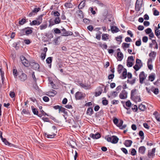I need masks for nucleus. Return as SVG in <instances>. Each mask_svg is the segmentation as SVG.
Returning <instances> with one entry per match:
<instances>
[{"instance_id":"f257e3e1","label":"nucleus","mask_w":160,"mask_h":160,"mask_svg":"<svg viewBox=\"0 0 160 160\" xmlns=\"http://www.w3.org/2000/svg\"><path fill=\"white\" fill-rule=\"evenodd\" d=\"M57 132V130L56 127L53 126L52 127V129L50 130L49 133H46L45 136L48 138H53L56 135L55 133Z\"/></svg>"},{"instance_id":"4be33fe9","label":"nucleus","mask_w":160,"mask_h":160,"mask_svg":"<svg viewBox=\"0 0 160 160\" xmlns=\"http://www.w3.org/2000/svg\"><path fill=\"white\" fill-rule=\"evenodd\" d=\"M117 58L118 60L121 61L123 59V54L121 52H118L117 54Z\"/></svg>"},{"instance_id":"5701e85b","label":"nucleus","mask_w":160,"mask_h":160,"mask_svg":"<svg viewBox=\"0 0 160 160\" xmlns=\"http://www.w3.org/2000/svg\"><path fill=\"white\" fill-rule=\"evenodd\" d=\"M130 44L123 42L122 44V47L124 51L126 50V48H129L130 47Z\"/></svg>"},{"instance_id":"79ce46f5","label":"nucleus","mask_w":160,"mask_h":160,"mask_svg":"<svg viewBox=\"0 0 160 160\" xmlns=\"http://www.w3.org/2000/svg\"><path fill=\"white\" fill-rule=\"evenodd\" d=\"M43 17L42 15H41L40 16H39L37 19V20L38 21V22L39 24H41L42 21V17Z\"/></svg>"},{"instance_id":"69168bd1","label":"nucleus","mask_w":160,"mask_h":160,"mask_svg":"<svg viewBox=\"0 0 160 160\" xmlns=\"http://www.w3.org/2000/svg\"><path fill=\"white\" fill-rule=\"evenodd\" d=\"M46 56V53H42L41 55V58L42 60H44Z\"/></svg>"},{"instance_id":"680f3d73","label":"nucleus","mask_w":160,"mask_h":160,"mask_svg":"<svg viewBox=\"0 0 160 160\" xmlns=\"http://www.w3.org/2000/svg\"><path fill=\"white\" fill-rule=\"evenodd\" d=\"M13 73L15 77H17L18 75V72L17 69H13Z\"/></svg>"},{"instance_id":"4468645a","label":"nucleus","mask_w":160,"mask_h":160,"mask_svg":"<svg viewBox=\"0 0 160 160\" xmlns=\"http://www.w3.org/2000/svg\"><path fill=\"white\" fill-rule=\"evenodd\" d=\"M127 93L125 90L122 92L119 95V97L121 99H125L127 98Z\"/></svg>"},{"instance_id":"3c124183","label":"nucleus","mask_w":160,"mask_h":160,"mask_svg":"<svg viewBox=\"0 0 160 160\" xmlns=\"http://www.w3.org/2000/svg\"><path fill=\"white\" fill-rule=\"evenodd\" d=\"M60 22V19L59 17L56 18L54 20V22L55 24H58Z\"/></svg>"},{"instance_id":"0e129e2a","label":"nucleus","mask_w":160,"mask_h":160,"mask_svg":"<svg viewBox=\"0 0 160 160\" xmlns=\"http://www.w3.org/2000/svg\"><path fill=\"white\" fill-rule=\"evenodd\" d=\"M24 42L26 44H29L31 42V41L29 39H25Z\"/></svg>"},{"instance_id":"72a5a7b5","label":"nucleus","mask_w":160,"mask_h":160,"mask_svg":"<svg viewBox=\"0 0 160 160\" xmlns=\"http://www.w3.org/2000/svg\"><path fill=\"white\" fill-rule=\"evenodd\" d=\"M156 55V52H154L152 51L150 53H149V57H151V58H154L155 57Z\"/></svg>"},{"instance_id":"7ed1b4c3","label":"nucleus","mask_w":160,"mask_h":160,"mask_svg":"<svg viewBox=\"0 0 160 160\" xmlns=\"http://www.w3.org/2000/svg\"><path fill=\"white\" fill-rule=\"evenodd\" d=\"M142 64L141 61L138 59H137L136 61V64L133 67V68L136 71H138L142 67Z\"/></svg>"},{"instance_id":"bf43d9fd","label":"nucleus","mask_w":160,"mask_h":160,"mask_svg":"<svg viewBox=\"0 0 160 160\" xmlns=\"http://www.w3.org/2000/svg\"><path fill=\"white\" fill-rule=\"evenodd\" d=\"M136 151L135 149H132L131 152V154L133 156L135 155L136 154Z\"/></svg>"},{"instance_id":"37998d69","label":"nucleus","mask_w":160,"mask_h":160,"mask_svg":"<svg viewBox=\"0 0 160 160\" xmlns=\"http://www.w3.org/2000/svg\"><path fill=\"white\" fill-rule=\"evenodd\" d=\"M122 35H120L119 36H118L117 37H116V39L117 41L119 42L120 43L122 42Z\"/></svg>"},{"instance_id":"774afa93","label":"nucleus","mask_w":160,"mask_h":160,"mask_svg":"<svg viewBox=\"0 0 160 160\" xmlns=\"http://www.w3.org/2000/svg\"><path fill=\"white\" fill-rule=\"evenodd\" d=\"M102 103L103 105H106L108 104V101L106 99H104L102 100Z\"/></svg>"},{"instance_id":"2eb2a0df","label":"nucleus","mask_w":160,"mask_h":160,"mask_svg":"<svg viewBox=\"0 0 160 160\" xmlns=\"http://www.w3.org/2000/svg\"><path fill=\"white\" fill-rule=\"evenodd\" d=\"M152 59L149 58L148 60L147 64L148 68L151 70L153 69V66L152 65Z\"/></svg>"},{"instance_id":"4d7b16f0","label":"nucleus","mask_w":160,"mask_h":160,"mask_svg":"<svg viewBox=\"0 0 160 160\" xmlns=\"http://www.w3.org/2000/svg\"><path fill=\"white\" fill-rule=\"evenodd\" d=\"M101 32H99L98 34H97L96 35V38L97 39L100 40L101 38Z\"/></svg>"},{"instance_id":"412c9836","label":"nucleus","mask_w":160,"mask_h":160,"mask_svg":"<svg viewBox=\"0 0 160 160\" xmlns=\"http://www.w3.org/2000/svg\"><path fill=\"white\" fill-rule=\"evenodd\" d=\"M80 86L85 89H89L90 88V86L89 85L86 83H81Z\"/></svg>"},{"instance_id":"5fc2aeb1","label":"nucleus","mask_w":160,"mask_h":160,"mask_svg":"<svg viewBox=\"0 0 160 160\" xmlns=\"http://www.w3.org/2000/svg\"><path fill=\"white\" fill-rule=\"evenodd\" d=\"M25 33L26 34L28 35L31 33L32 32V30L30 29H26L25 31Z\"/></svg>"},{"instance_id":"7c9ffc66","label":"nucleus","mask_w":160,"mask_h":160,"mask_svg":"<svg viewBox=\"0 0 160 160\" xmlns=\"http://www.w3.org/2000/svg\"><path fill=\"white\" fill-rule=\"evenodd\" d=\"M153 114L155 116V118L158 122H160V115L157 112H155Z\"/></svg>"},{"instance_id":"c03bdc74","label":"nucleus","mask_w":160,"mask_h":160,"mask_svg":"<svg viewBox=\"0 0 160 160\" xmlns=\"http://www.w3.org/2000/svg\"><path fill=\"white\" fill-rule=\"evenodd\" d=\"M99 46L103 49H106L108 48V46L105 44H102L101 42H99Z\"/></svg>"},{"instance_id":"052dcab7","label":"nucleus","mask_w":160,"mask_h":160,"mask_svg":"<svg viewBox=\"0 0 160 160\" xmlns=\"http://www.w3.org/2000/svg\"><path fill=\"white\" fill-rule=\"evenodd\" d=\"M135 45L137 46H139L141 45V41L140 40H138L135 42Z\"/></svg>"},{"instance_id":"a18cd8bd","label":"nucleus","mask_w":160,"mask_h":160,"mask_svg":"<svg viewBox=\"0 0 160 160\" xmlns=\"http://www.w3.org/2000/svg\"><path fill=\"white\" fill-rule=\"evenodd\" d=\"M152 91L155 94H157L158 93V88H152Z\"/></svg>"},{"instance_id":"9d476101","label":"nucleus","mask_w":160,"mask_h":160,"mask_svg":"<svg viewBox=\"0 0 160 160\" xmlns=\"http://www.w3.org/2000/svg\"><path fill=\"white\" fill-rule=\"evenodd\" d=\"M40 10V8H35L31 12L28 14V16L30 17H31L36 14Z\"/></svg>"},{"instance_id":"aec40b11","label":"nucleus","mask_w":160,"mask_h":160,"mask_svg":"<svg viewBox=\"0 0 160 160\" xmlns=\"http://www.w3.org/2000/svg\"><path fill=\"white\" fill-rule=\"evenodd\" d=\"M111 29L113 33H117L119 31V29L116 26H112L111 27Z\"/></svg>"},{"instance_id":"de8ad7c7","label":"nucleus","mask_w":160,"mask_h":160,"mask_svg":"<svg viewBox=\"0 0 160 160\" xmlns=\"http://www.w3.org/2000/svg\"><path fill=\"white\" fill-rule=\"evenodd\" d=\"M122 75L123 77V78H126L127 76V70L124 69L122 72Z\"/></svg>"},{"instance_id":"0eeeda50","label":"nucleus","mask_w":160,"mask_h":160,"mask_svg":"<svg viewBox=\"0 0 160 160\" xmlns=\"http://www.w3.org/2000/svg\"><path fill=\"white\" fill-rule=\"evenodd\" d=\"M142 0H137L136 3L135 9L138 12L140 9L141 7L142 4Z\"/></svg>"},{"instance_id":"dca6fc26","label":"nucleus","mask_w":160,"mask_h":160,"mask_svg":"<svg viewBox=\"0 0 160 160\" xmlns=\"http://www.w3.org/2000/svg\"><path fill=\"white\" fill-rule=\"evenodd\" d=\"M146 148L145 147L143 146H141L139 148L138 152L141 154H144L146 151Z\"/></svg>"},{"instance_id":"c9c22d12","label":"nucleus","mask_w":160,"mask_h":160,"mask_svg":"<svg viewBox=\"0 0 160 160\" xmlns=\"http://www.w3.org/2000/svg\"><path fill=\"white\" fill-rule=\"evenodd\" d=\"M108 35L107 34H103L102 35V39L103 40L106 41L108 39Z\"/></svg>"},{"instance_id":"f8f14e48","label":"nucleus","mask_w":160,"mask_h":160,"mask_svg":"<svg viewBox=\"0 0 160 160\" xmlns=\"http://www.w3.org/2000/svg\"><path fill=\"white\" fill-rule=\"evenodd\" d=\"M123 121L122 120L119 121L117 126L119 127L120 129H123L125 128L126 127V125L125 124L123 125Z\"/></svg>"},{"instance_id":"603ef678","label":"nucleus","mask_w":160,"mask_h":160,"mask_svg":"<svg viewBox=\"0 0 160 160\" xmlns=\"http://www.w3.org/2000/svg\"><path fill=\"white\" fill-rule=\"evenodd\" d=\"M145 32L146 33L148 34H149L152 32L151 29L150 28H148L145 30Z\"/></svg>"},{"instance_id":"39448f33","label":"nucleus","mask_w":160,"mask_h":160,"mask_svg":"<svg viewBox=\"0 0 160 160\" xmlns=\"http://www.w3.org/2000/svg\"><path fill=\"white\" fill-rule=\"evenodd\" d=\"M149 47L151 48L158 49V44L155 40H152V42L149 44Z\"/></svg>"},{"instance_id":"f704fd0d","label":"nucleus","mask_w":160,"mask_h":160,"mask_svg":"<svg viewBox=\"0 0 160 160\" xmlns=\"http://www.w3.org/2000/svg\"><path fill=\"white\" fill-rule=\"evenodd\" d=\"M59 112H63L64 114H67V112L66 111V109H65L64 108H63L61 107L59 111Z\"/></svg>"},{"instance_id":"8fccbe9b","label":"nucleus","mask_w":160,"mask_h":160,"mask_svg":"<svg viewBox=\"0 0 160 160\" xmlns=\"http://www.w3.org/2000/svg\"><path fill=\"white\" fill-rule=\"evenodd\" d=\"M136 81L135 78H133L132 80H128V82L129 83L131 84H133L135 83Z\"/></svg>"},{"instance_id":"b1692460","label":"nucleus","mask_w":160,"mask_h":160,"mask_svg":"<svg viewBox=\"0 0 160 160\" xmlns=\"http://www.w3.org/2000/svg\"><path fill=\"white\" fill-rule=\"evenodd\" d=\"M132 143V141L131 140H126L124 142V144L127 147H130Z\"/></svg>"},{"instance_id":"e2e57ef3","label":"nucleus","mask_w":160,"mask_h":160,"mask_svg":"<svg viewBox=\"0 0 160 160\" xmlns=\"http://www.w3.org/2000/svg\"><path fill=\"white\" fill-rule=\"evenodd\" d=\"M125 40L127 42H131L132 41L131 39L128 37H126L125 38Z\"/></svg>"},{"instance_id":"2f4dec72","label":"nucleus","mask_w":160,"mask_h":160,"mask_svg":"<svg viewBox=\"0 0 160 160\" xmlns=\"http://www.w3.org/2000/svg\"><path fill=\"white\" fill-rule=\"evenodd\" d=\"M2 140L6 145H8L10 146H14V145H13L12 144L10 143L5 138H3Z\"/></svg>"},{"instance_id":"393cba45","label":"nucleus","mask_w":160,"mask_h":160,"mask_svg":"<svg viewBox=\"0 0 160 160\" xmlns=\"http://www.w3.org/2000/svg\"><path fill=\"white\" fill-rule=\"evenodd\" d=\"M155 75L154 73H152L148 77V80L152 82L155 78Z\"/></svg>"},{"instance_id":"f03ea898","label":"nucleus","mask_w":160,"mask_h":160,"mask_svg":"<svg viewBox=\"0 0 160 160\" xmlns=\"http://www.w3.org/2000/svg\"><path fill=\"white\" fill-rule=\"evenodd\" d=\"M105 138L107 141L111 142L112 143L114 144L117 143L119 140L118 138L115 136H112L111 137L106 136L105 137Z\"/></svg>"},{"instance_id":"09e8293b","label":"nucleus","mask_w":160,"mask_h":160,"mask_svg":"<svg viewBox=\"0 0 160 160\" xmlns=\"http://www.w3.org/2000/svg\"><path fill=\"white\" fill-rule=\"evenodd\" d=\"M31 24L32 25H38L40 24L38 23V21L37 20L32 21L31 22Z\"/></svg>"},{"instance_id":"58836bf2","label":"nucleus","mask_w":160,"mask_h":160,"mask_svg":"<svg viewBox=\"0 0 160 160\" xmlns=\"http://www.w3.org/2000/svg\"><path fill=\"white\" fill-rule=\"evenodd\" d=\"M123 67L121 64H119L118 66V71L119 73H120L122 70H123Z\"/></svg>"},{"instance_id":"ea45409f","label":"nucleus","mask_w":160,"mask_h":160,"mask_svg":"<svg viewBox=\"0 0 160 160\" xmlns=\"http://www.w3.org/2000/svg\"><path fill=\"white\" fill-rule=\"evenodd\" d=\"M31 108L33 114L35 115H38V111L37 109L36 108H35L33 106H32Z\"/></svg>"},{"instance_id":"1a4fd4ad","label":"nucleus","mask_w":160,"mask_h":160,"mask_svg":"<svg viewBox=\"0 0 160 160\" xmlns=\"http://www.w3.org/2000/svg\"><path fill=\"white\" fill-rule=\"evenodd\" d=\"M85 96L84 93L81 92H77L76 93L75 97L77 99H81L83 98Z\"/></svg>"},{"instance_id":"a211bd4d","label":"nucleus","mask_w":160,"mask_h":160,"mask_svg":"<svg viewBox=\"0 0 160 160\" xmlns=\"http://www.w3.org/2000/svg\"><path fill=\"white\" fill-rule=\"evenodd\" d=\"M61 32L62 35L63 36H67L72 35V34L68 33L64 28L61 29Z\"/></svg>"},{"instance_id":"cd10ccee","label":"nucleus","mask_w":160,"mask_h":160,"mask_svg":"<svg viewBox=\"0 0 160 160\" xmlns=\"http://www.w3.org/2000/svg\"><path fill=\"white\" fill-rule=\"evenodd\" d=\"M49 83L51 85L52 88L57 89L58 88V87L57 85L54 84L53 81L52 80L49 79Z\"/></svg>"},{"instance_id":"4c0bfd02","label":"nucleus","mask_w":160,"mask_h":160,"mask_svg":"<svg viewBox=\"0 0 160 160\" xmlns=\"http://www.w3.org/2000/svg\"><path fill=\"white\" fill-rule=\"evenodd\" d=\"M138 108L140 110L142 111H144L146 108L145 106L142 104H141L139 106Z\"/></svg>"},{"instance_id":"6e6552de","label":"nucleus","mask_w":160,"mask_h":160,"mask_svg":"<svg viewBox=\"0 0 160 160\" xmlns=\"http://www.w3.org/2000/svg\"><path fill=\"white\" fill-rule=\"evenodd\" d=\"M18 78L20 81L24 82L27 80V75L26 74L24 73H22L21 74L19 73Z\"/></svg>"},{"instance_id":"6ab92c4d","label":"nucleus","mask_w":160,"mask_h":160,"mask_svg":"<svg viewBox=\"0 0 160 160\" xmlns=\"http://www.w3.org/2000/svg\"><path fill=\"white\" fill-rule=\"evenodd\" d=\"M90 136L94 139H97L100 137V135L99 133H97L95 134L91 133L90 135Z\"/></svg>"},{"instance_id":"13d9d810","label":"nucleus","mask_w":160,"mask_h":160,"mask_svg":"<svg viewBox=\"0 0 160 160\" xmlns=\"http://www.w3.org/2000/svg\"><path fill=\"white\" fill-rule=\"evenodd\" d=\"M148 38L147 37L144 36L142 38V40L144 42L146 43L147 42Z\"/></svg>"},{"instance_id":"e433bc0d","label":"nucleus","mask_w":160,"mask_h":160,"mask_svg":"<svg viewBox=\"0 0 160 160\" xmlns=\"http://www.w3.org/2000/svg\"><path fill=\"white\" fill-rule=\"evenodd\" d=\"M136 90L133 89L131 91V98H134V96H135L136 94Z\"/></svg>"},{"instance_id":"338daca9","label":"nucleus","mask_w":160,"mask_h":160,"mask_svg":"<svg viewBox=\"0 0 160 160\" xmlns=\"http://www.w3.org/2000/svg\"><path fill=\"white\" fill-rule=\"evenodd\" d=\"M121 150L125 154H127L128 153V151L125 148H122Z\"/></svg>"},{"instance_id":"9b49d317","label":"nucleus","mask_w":160,"mask_h":160,"mask_svg":"<svg viewBox=\"0 0 160 160\" xmlns=\"http://www.w3.org/2000/svg\"><path fill=\"white\" fill-rule=\"evenodd\" d=\"M156 148H153L151 150H149L148 152V156L149 158H152L155 155V152Z\"/></svg>"},{"instance_id":"20e7f679","label":"nucleus","mask_w":160,"mask_h":160,"mask_svg":"<svg viewBox=\"0 0 160 160\" xmlns=\"http://www.w3.org/2000/svg\"><path fill=\"white\" fill-rule=\"evenodd\" d=\"M147 75L145 74L143 71L140 72L139 75V82L141 84L143 83L144 81L146 79Z\"/></svg>"},{"instance_id":"ddd939ff","label":"nucleus","mask_w":160,"mask_h":160,"mask_svg":"<svg viewBox=\"0 0 160 160\" xmlns=\"http://www.w3.org/2000/svg\"><path fill=\"white\" fill-rule=\"evenodd\" d=\"M57 93V92L55 90L52 89L51 91L46 92V95L49 96L53 97Z\"/></svg>"},{"instance_id":"49530a36","label":"nucleus","mask_w":160,"mask_h":160,"mask_svg":"<svg viewBox=\"0 0 160 160\" xmlns=\"http://www.w3.org/2000/svg\"><path fill=\"white\" fill-rule=\"evenodd\" d=\"M47 27V25L46 24H42L39 26V28L40 30H42L45 29Z\"/></svg>"},{"instance_id":"864d4df0","label":"nucleus","mask_w":160,"mask_h":160,"mask_svg":"<svg viewBox=\"0 0 160 160\" xmlns=\"http://www.w3.org/2000/svg\"><path fill=\"white\" fill-rule=\"evenodd\" d=\"M65 6L68 8H72V5L70 3H67L65 4Z\"/></svg>"},{"instance_id":"bb28decb","label":"nucleus","mask_w":160,"mask_h":160,"mask_svg":"<svg viewBox=\"0 0 160 160\" xmlns=\"http://www.w3.org/2000/svg\"><path fill=\"white\" fill-rule=\"evenodd\" d=\"M131 98L136 102H140L141 101V98L139 96L136 95L134 97V98Z\"/></svg>"},{"instance_id":"c756f323","label":"nucleus","mask_w":160,"mask_h":160,"mask_svg":"<svg viewBox=\"0 0 160 160\" xmlns=\"http://www.w3.org/2000/svg\"><path fill=\"white\" fill-rule=\"evenodd\" d=\"M52 58L51 57H49L46 60V62L48 64H50L49 65V67L50 68L51 67V63L52 62Z\"/></svg>"},{"instance_id":"473e14b6","label":"nucleus","mask_w":160,"mask_h":160,"mask_svg":"<svg viewBox=\"0 0 160 160\" xmlns=\"http://www.w3.org/2000/svg\"><path fill=\"white\" fill-rule=\"evenodd\" d=\"M93 113V111L92 108H89L87 110V114L89 115H91Z\"/></svg>"},{"instance_id":"6e6d98bb","label":"nucleus","mask_w":160,"mask_h":160,"mask_svg":"<svg viewBox=\"0 0 160 160\" xmlns=\"http://www.w3.org/2000/svg\"><path fill=\"white\" fill-rule=\"evenodd\" d=\"M78 15L80 16V18H82L83 17V15L82 11L81 10H79L78 12Z\"/></svg>"},{"instance_id":"a19ab883","label":"nucleus","mask_w":160,"mask_h":160,"mask_svg":"<svg viewBox=\"0 0 160 160\" xmlns=\"http://www.w3.org/2000/svg\"><path fill=\"white\" fill-rule=\"evenodd\" d=\"M22 64L25 67H28L29 66V64L28 61L26 59L22 62Z\"/></svg>"},{"instance_id":"423d86ee","label":"nucleus","mask_w":160,"mask_h":160,"mask_svg":"<svg viewBox=\"0 0 160 160\" xmlns=\"http://www.w3.org/2000/svg\"><path fill=\"white\" fill-rule=\"evenodd\" d=\"M133 61L134 59L132 56L128 57L127 64V66L128 67H132L133 65Z\"/></svg>"},{"instance_id":"a878e982","label":"nucleus","mask_w":160,"mask_h":160,"mask_svg":"<svg viewBox=\"0 0 160 160\" xmlns=\"http://www.w3.org/2000/svg\"><path fill=\"white\" fill-rule=\"evenodd\" d=\"M155 33L157 37L160 38V31L159 30L158 28L156 27L155 28Z\"/></svg>"},{"instance_id":"c85d7f7f","label":"nucleus","mask_w":160,"mask_h":160,"mask_svg":"<svg viewBox=\"0 0 160 160\" xmlns=\"http://www.w3.org/2000/svg\"><path fill=\"white\" fill-rule=\"evenodd\" d=\"M32 67L34 69L38 70L39 68V65L36 63L34 62L32 63Z\"/></svg>"},{"instance_id":"f3484780","label":"nucleus","mask_w":160,"mask_h":160,"mask_svg":"<svg viewBox=\"0 0 160 160\" xmlns=\"http://www.w3.org/2000/svg\"><path fill=\"white\" fill-rule=\"evenodd\" d=\"M86 5V1L83 0L82 1L79 5H78V7L79 9H82L85 7Z\"/></svg>"}]
</instances>
